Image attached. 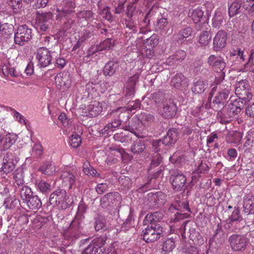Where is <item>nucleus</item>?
Instances as JSON below:
<instances>
[{"mask_svg": "<svg viewBox=\"0 0 254 254\" xmlns=\"http://www.w3.org/2000/svg\"><path fill=\"white\" fill-rule=\"evenodd\" d=\"M178 137V133L177 129L175 128L170 129L167 135L164 137L162 140H155L152 143V147L154 148L155 151H160V147L164 145L170 146L175 144L177 141Z\"/></svg>", "mask_w": 254, "mask_h": 254, "instance_id": "nucleus-3", "label": "nucleus"}, {"mask_svg": "<svg viewBox=\"0 0 254 254\" xmlns=\"http://www.w3.org/2000/svg\"><path fill=\"white\" fill-rule=\"evenodd\" d=\"M224 72H222L220 73V75L219 76V77H216L215 80L216 86L213 87L210 94L214 92L217 89H218V91H221L222 93L227 92V96L229 95L230 91L231 90L230 83L227 82L226 81H224Z\"/></svg>", "mask_w": 254, "mask_h": 254, "instance_id": "nucleus-15", "label": "nucleus"}, {"mask_svg": "<svg viewBox=\"0 0 254 254\" xmlns=\"http://www.w3.org/2000/svg\"><path fill=\"white\" fill-rule=\"evenodd\" d=\"M222 110H218L217 117L220 119L221 123H227L230 122L233 117L232 113L228 110L227 107L222 108Z\"/></svg>", "mask_w": 254, "mask_h": 254, "instance_id": "nucleus-34", "label": "nucleus"}, {"mask_svg": "<svg viewBox=\"0 0 254 254\" xmlns=\"http://www.w3.org/2000/svg\"><path fill=\"white\" fill-rule=\"evenodd\" d=\"M244 212L248 214L254 213V200L246 198L243 202Z\"/></svg>", "mask_w": 254, "mask_h": 254, "instance_id": "nucleus-42", "label": "nucleus"}, {"mask_svg": "<svg viewBox=\"0 0 254 254\" xmlns=\"http://www.w3.org/2000/svg\"><path fill=\"white\" fill-rule=\"evenodd\" d=\"M173 189L177 191H181L185 188L187 179L182 174H178L171 177Z\"/></svg>", "mask_w": 254, "mask_h": 254, "instance_id": "nucleus-20", "label": "nucleus"}, {"mask_svg": "<svg viewBox=\"0 0 254 254\" xmlns=\"http://www.w3.org/2000/svg\"><path fill=\"white\" fill-rule=\"evenodd\" d=\"M77 175V170L76 169L67 168L62 172L61 175V179L64 186L71 189L75 182Z\"/></svg>", "mask_w": 254, "mask_h": 254, "instance_id": "nucleus-12", "label": "nucleus"}, {"mask_svg": "<svg viewBox=\"0 0 254 254\" xmlns=\"http://www.w3.org/2000/svg\"><path fill=\"white\" fill-rule=\"evenodd\" d=\"M159 39L157 35H152L150 38L146 39L145 44L149 46V52L150 55L152 51L150 49H153L158 44Z\"/></svg>", "mask_w": 254, "mask_h": 254, "instance_id": "nucleus-46", "label": "nucleus"}, {"mask_svg": "<svg viewBox=\"0 0 254 254\" xmlns=\"http://www.w3.org/2000/svg\"><path fill=\"white\" fill-rule=\"evenodd\" d=\"M242 135L240 132H236L232 134H230L227 137V141L228 142L238 144L241 141Z\"/></svg>", "mask_w": 254, "mask_h": 254, "instance_id": "nucleus-48", "label": "nucleus"}, {"mask_svg": "<svg viewBox=\"0 0 254 254\" xmlns=\"http://www.w3.org/2000/svg\"><path fill=\"white\" fill-rule=\"evenodd\" d=\"M228 97L227 92L222 93L221 91H218L213 100L212 105L214 109L218 111L224 107V104Z\"/></svg>", "mask_w": 254, "mask_h": 254, "instance_id": "nucleus-22", "label": "nucleus"}, {"mask_svg": "<svg viewBox=\"0 0 254 254\" xmlns=\"http://www.w3.org/2000/svg\"><path fill=\"white\" fill-rule=\"evenodd\" d=\"M119 182L120 185L126 189H129L131 187L132 181L127 176L122 175L119 178Z\"/></svg>", "mask_w": 254, "mask_h": 254, "instance_id": "nucleus-56", "label": "nucleus"}, {"mask_svg": "<svg viewBox=\"0 0 254 254\" xmlns=\"http://www.w3.org/2000/svg\"><path fill=\"white\" fill-rule=\"evenodd\" d=\"M114 138L116 141L122 143H127L130 140L129 136L123 132L116 133L114 136Z\"/></svg>", "mask_w": 254, "mask_h": 254, "instance_id": "nucleus-55", "label": "nucleus"}, {"mask_svg": "<svg viewBox=\"0 0 254 254\" xmlns=\"http://www.w3.org/2000/svg\"><path fill=\"white\" fill-rule=\"evenodd\" d=\"M176 209L180 210L181 212H184L183 213H180L177 212V214L179 216V218L184 219L188 218L190 216V214L188 212H191L190 208L189 206V202L187 200L179 201L177 202V204H175Z\"/></svg>", "mask_w": 254, "mask_h": 254, "instance_id": "nucleus-24", "label": "nucleus"}, {"mask_svg": "<svg viewBox=\"0 0 254 254\" xmlns=\"http://www.w3.org/2000/svg\"><path fill=\"white\" fill-rule=\"evenodd\" d=\"M32 194L31 189L27 186H23L20 190V197L24 203L32 196Z\"/></svg>", "mask_w": 254, "mask_h": 254, "instance_id": "nucleus-43", "label": "nucleus"}, {"mask_svg": "<svg viewBox=\"0 0 254 254\" xmlns=\"http://www.w3.org/2000/svg\"><path fill=\"white\" fill-rule=\"evenodd\" d=\"M192 32L191 28L186 27L180 30L178 33L174 35L175 40L180 44L184 42V39L190 36Z\"/></svg>", "mask_w": 254, "mask_h": 254, "instance_id": "nucleus-28", "label": "nucleus"}, {"mask_svg": "<svg viewBox=\"0 0 254 254\" xmlns=\"http://www.w3.org/2000/svg\"><path fill=\"white\" fill-rule=\"evenodd\" d=\"M43 154V147L40 143L35 144L32 147V154L35 157H40Z\"/></svg>", "mask_w": 254, "mask_h": 254, "instance_id": "nucleus-60", "label": "nucleus"}, {"mask_svg": "<svg viewBox=\"0 0 254 254\" xmlns=\"http://www.w3.org/2000/svg\"><path fill=\"white\" fill-rule=\"evenodd\" d=\"M121 194L117 191L109 192L104 195L100 199L101 204L103 206L116 205L121 200Z\"/></svg>", "mask_w": 254, "mask_h": 254, "instance_id": "nucleus-16", "label": "nucleus"}, {"mask_svg": "<svg viewBox=\"0 0 254 254\" xmlns=\"http://www.w3.org/2000/svg\"><path fill=\"white\" fill-rule=\"evenodd\" d=\"M121 120L118 119H115L110 123L107 124L105 127L102 129L103 133H108L109 131H113L114 129L119 127L121 125Z\"/></svg>", "mask_w": 254, "mask_h": 254, "instance_id": "nucleus-40", "label": "nucleus"}, {"mask_svg": "<svg viewBox=\"0 0 254 254\" xmlns=\"http://www.w3.org/2000/svg\"><path fill=\"white\" fill-rule=\"evenodd\" d=\"M211 36L207 31H203L200 35L199 43L202 46H207L211 40Z\"/></svg>", "mask_w": 254, "mask_h": 254, "instance_id": "nucleus-49", "label": "nucleus"}, {"mask_svg": "<svg viewBox=\"0 0 254 254\" xmlns=\"http://www.w3.org/2000/svg\"><path fill=\"white\" fill-rule=\"evenodd\" d=\"M208 17H193L192 20L199 27H201L203 25L205 26V24H207Z\"/></svg>", "mask_w": 254, "mask_h": 254, "instance_id": "nucleus-62", "label": "nucleus"}, {"mask_svg": "<svg viewBox=\"0 0 254 254\" xmlns=\"http://www.w3.org/2000/svg\"><path fill=\"white\" fill-rule=\"evenodd\" d=\"M81 115L84 117H94L98 116L102 110L101 104L97 101L90 102L87 106L80 108Z\"/></svg>", "mask_w": 254, "mask_h": 254, "instance_id": "nucleus-8", "label": "nucleus"}, {"mask_svg": "<svg viewBox=\"0 0 254 254\" xmlns=\"http://www.w3.org/2000/svg\"><path fill=\"white\" fill-rule=\"evenodd\" d=\"M230 247L235 251H243L246 250L249 241L245 236L232 235L229 239Z\"/></svg>", "mask_w": 254, "mask_h": 254, "instance_id": "nucleus-7", "label": "nucleus"}, {"mask_svg": "<svg viewBox=\"0 0 254 254\" xmlns=\"http://www.w3.org/2000/svg\"><path fill=\"white\" fill-rule=\"evenodd\" d=\"M32 30L26 25L20 26L14 36L15 44L22 45L25 42L28 41L32 37Z\"/></svg>", "mask_w": 254, "mask_h": 254, "instance_id": "nucleus-10", "label": "nucleus"}, {"mask_svg": "<svg viewBox=\"0 0 254 254\" xmlns=\"http://www.w3.org/2000/svg\"><path fill=\"white\" fill-rule=\"evenodd\" d=\"M112 39L111 38H107L102 43H101L99 45V50L100 51L107 50L109 51L111 49V48L114 46V42H112Z\"/></svg>", "mask_w": 254, "mask_h": 254, "instance_id": "nucleus-54", "label": "nucleus"}, {"mask_svg": "<svg viewBox=\"0 0 254 254\" xmlns=\"http://www.w3.org/2000/svg\"><path fill=\"white\" fill-rule=\"evenodd\" d=\"M83 171L85 174L89 176H99V174L97 171L92 168L89 161H86L83 164Z\"/></svg>", "mask_w": 254, "mask_h": 254, "instance_id": "nucleus-41", "label": "nucleus"}, {"mask_svg": "<svg viewBox=\"0 0 254 254\" xmlns=\"http://www.w3.org/2000/svg\"><path fill=\"white\" fill-rule=\"evenodd\" d=\"M106 227L105 219L101 216H98L95 218L94 228L96 231L103 229Z\"/></svg>", "mask_w": 254, "mask_h": 254, "instance_id": "nucleus-57", "label": "nucleus"}, {"mask_svg": "<svg viewBox=\"0 0 254 254\" xmlns=\"http://www.w3.org/2000/svg\"><path fill=\"white\" fill-rule=\"evenodd\" d=\"M110 115L113 116H118L119 118L118 119L121 120L123 119L127 121L130 118L131 113L128 111L127 108L126 107H124L118 108L116 110L112 112Z\"/></svg>", "mask_w": 254, "mask_h": 254, "instance_id": "nucleus-30", "label": "nucleus"}, {"mask_svg": "<svg viewBox=\"0 0 254 254\" xmlns=\"http://www.w3.org/2000/svg\"><path fill=\"white\" fill-rule=\"evenodd\" d=\"M36 59L42 67H46L49 65L52 60L51 52L47 48H39L35 54Z\"/></svg>", "mask_w": 254, "mask_h": 254, "instance_id": "nucleus-11", "label": "nucleus"}, {"mask_svg": "<svg viewBox=\"0 0 254 254\" xmlns=\"http://www.w3.org/2000/svg\"><path fill=\"white\" fill-rule=\"evenodd\" d=\"M15 183L17 186L22 185L24 183L23 171L22 169L16 170L13 176Z\"/></svg>", "mask_w": 254, "mask_h": 254, "instance_id": "nucleus-53", "label": "nucleus"}, {"mask_svg": "<svg viewBox=\"0 0 254 254\" xmlns=\"http://www.w3.org/2000/svg\"><path fill=\"white\" fill-rule=\"evenodd\" d=\"M39 171L47 176L53 175L56 171L55 166L51 163L44 164L39 168Z\"/></svg>", "mask_w": 254, "mask_h": 254, "instance_id": "nucleus-37", "label": "nucleus"}, {"mask_svg": "<svg viewBox=\"0 0 254 254\" xmlns=\"http://www.w3.org/2000/svg\"><path fill=\"white\" fill-rule=\"evenodd\" d=\"M153 149L154 150V152L157 153V154L153 156L152 157V159L150 163V167L151 168L158 166L160 164L162 160V158L160 155V154L159 153V152H160L161 150L160 151L156 152L155 151L154 148Z\"/></svg>", "mask_w": 254, "mask_h": 254, "instance_id": "nucleus-61", "label": "nucleus"}, {"mask_svg": "<svg viewBox=\"0 0 254 254\" xmlns=\"http://www.w3.org/2000/svg\"><path fill=\"white\" fill-rule=\"evenodd\" d=\"M37 188L41 192L43 193L50 192L51 189V185L44 180H41L37 184Z\"/></svg>", "mask_w": 254, "mask_h": 254, "instance_id": "nucleus-45", "label": "nucleus"}, {"mask_svg": "<svg viewBox=\"0 0 254 254\" xmlns=\"http://www.w3.org/2000/svg\"><path fill=\"white\" fill-rule=\"evenodd\" d=\"M118 66V63L113 61L109 62L104 66V73L105 75L109 76L113 75Z\"/></svg>", "mask_w": 254, "mask_h": 254, "instance_id": "nucleus-38", "label": "nucleus"}, {"mask_svg": "<svg viewBox=\"0 0 254 254\" xmlns=\"http://www.w3.org/2000/svg\"><path fill=\"white\" fill-rule=\"evenodd\" d=\"M227 36L226 32L223 31H219L213 39L214 47L216 51L224 48L226 44Z\"/></svg>", "mask_w": 254, "mask_h": 254, "instance_id": "nucleus-21", "label": "nucleus"}, {"mask_svg": "<svg viewBox=\"0 0 254 254\" xmlns=\"http://www.w3.org/2000/svg\"><path fill=\"white\" fill-rule=\"evenodd\" d=\"M140 122L139 118L134 117L131 119V122H129L128 125L124 127V129L137 136L136 131L140 130Z\"/></svg>", "mask_w": 254, "mask_h": 254, "instance_id": "nucleus-25", "label": "nucleus"}, {"mask_svg": "<svg viewBox=\"0 0 254 254\" xmlns=\"http://www.w3.org/2000/svg\"><path fill=\"white\" fill-rule=\"evenodd\" d=\"M50 18V17H36V28L43 31H46L51 24Z\"/></svg>", "mask_w": 254, "mask_h": 254, "instance_id": "nucleus-32", "label": "nucleus"}, {"mask_svg": "<svg viewBox=\"0 0 254 254\" xmlns=\"http://www.w3.org/2000/svg\"><path fill=\"white\" fill-rule=\"evenodd\" d=\"M101 85L99 83H89L86 85V90L89 96L92 98H97L100 96V92L103 93L100 91Z\"/></svg>", "mask_w": 254, "mask_h": 254, "instance_id": "nucleus-29", "label": "nucleus"}, {"mask_svg": "<svg viewBox=\"0 0 254 254\" xmlns=\"http://www.w3.org/2000/svg\"><path fill=\"white\" fill-rule=\"evenodd\" d=\"M207 63L214 71L219 72V75L222 72H224L223 70L226 67V63L221 57L211 55L207 59Z\"/></svg>", "mask_w": 254, "mask_h": 254, "instance_id": "nucleus-13", "label": "nucleus"}, {"mask_svg": "<svg viewBox=\"0 0 254 254\" xmlns=\"http://www.w3.org/2000/svg\"><path fill=\"white\" fill-rule=\"evenodd\" d=\"M171 85L176 88L186 89L188 85V79L181 73H177L172 79Z\"/></svg>", "mask_w": 254, "mask_h": 254, "instance_id": "nucleus-18", "label": "nucleus"}, {"mask_svg": "<svg viewBox=\"0 0 254 254\" xmlns=\"http://www.w3.org/2000/svg\"><path fill=\"white\" fill-rule=\"evenodd\" d=\"M163 232V228L158 223L151 224L142 231L143 240L147 243H151L159 239Z\"/></svg>", "mask_w": 254, "mask_h": 254, "instance_id": "nucleus-2", "label": "nucleus"}, {"mask_svg": "<svg viewBox=\"0 0 254 254\" xmlns=\"http://www.w3.org/2000/svg\"><path fill=\"white\" fill-rule=\"evenodd\" d=\"M175 247V241L173 239H167L163 244L162 250L166 253L171 252Z\"/></svg>", "mask_w": 254, "mask_h": 254, "instance_id": "nucleus-51", "label": "nucleus"}, {"mask_svg": "<svg viewBox=\"0 0 254 254\" xmlns=\"http://www.w3.org/2000/svg\"><path fill=\"white\" fill-rule=\"evenodd\" d=\"M24 203L26 204L29 209L32 210L38 209L42 206L41 200L37 195H32Z\"/></svg>", "mask_w": 254, "mask_h": 254, "instance_id": "nucleus-33", "label": "nucleus"}, {"mask_svg": "<svg viewBox=\"0 0 254 254\" xmlns=\"http://www.w3.org/2000/svg\"><path fill=\"white\" fill-rule=\"evenodd\" d=\"M162 218V214L158 211H155L153 213H149L145 216L143 220L144 225H147L149 223L153 224V222L159 221Z\"/></svg>", "mask_w": 254, "mask_h": 254, "instance_id": "nucleus-35", "label": "nucleus"}, {"mask_svg": "<svg viewBox=\"0 0 254 254\" xmlns=\"http://www.w3.org/2000/svg\"><path fill=\"white\" fill-rule=\"evenodd\" d=\"M187 56L185 51L182 50H179L175 52L172 56L168 58L165 62L168 65H177L185 60Z\"/></svg>", "mask_w": 254, "mask_h": 254, "instance_id": "nucleus-19", "label": "nucleus"}, {"mask_svg": "<svg viewBox=\"0 0 254 254\" xmlns=\"http://www.w3.org/2000/svg\"><path fill=\"white\" fill-rule=\"evenodd\" d=\"M0 21V31L3 34L9 35L13 32V25L8 23Z\"/></svg>", "mask_w": 254, "mask_h": 254, "instance_id": "nucleus-47", "label": "nucleus"}, {"mask_svg": "<svg viewBox=\"0 0 254 254\" xmlns=\"http://www.w3.org/2000/svg\"><path fill=\"white\" fill-rule=\"evenodd\" d=\"M237 94L240 96L239 98L246 100H249L252 97V94L250 91V85L248 81L243 80L238 83L235 90Z\"/></svg>", "mask_w": 254, "mask_h": 254, "instance_id": "nucleus-14", "label": "nucleus"}, {"mask_svg": "<svg viewBox=\"0 0 254 254\" xmlns=\"http://www.w3.org/2000/svg\"><path fill=\"white\" fill-rule=\"evenodd\" d=\"M70 144L73 148L78 147L81 143V139L77 134H72L70 137Z\"/></svg>", "mask_w": 254, "mask_h": 254, "instance_id": "nucleus-58", "label": "nucleus"}, {"mask_svg": "<svg viewBox=\"0 0 254 254\" xmlns=\"http://www.w3.org/2000/svg\"><path fill=\"white\" fill-rule=\"evenodd\" d=\"M244 139L245 140L242 149L244 152L254 147V130L250 129L247 132Z\"/></svg>", "mask_w": 254, "mask_h": 254, "instance_id": "nucleus-26", "label": "nucleus"}, {"mask_svg": "<svg viewBox=\"0 0 254 254\" xmlns=\"http://www.w3.org/2000/svg\"><path fill=\"white\" fill-rule=\"evenodd\" d=\"M205 85L203 80L200 79L196 80L195 79L191 88L192 91L195 94H201L204 91Z\"/></svg>", "mask_w": 254, "mask_h": 254, "instance_id": "nucleus-39", "label": "nucleus"}, {"mask_svg": "<svg viewBox=\"0 0 254 254\" xmlns=\"http://www.w3.org/2000/svg\"><path fill=\"white\" fill-rule=\"evenodd\" d=\"M74 3L72 2H66L65 5L62 9V14L65 16L68 14H71L74 11Z\"/></svg>", "mask_w": 254, "mask_h": 254, "instance_id": "nucleus-59", "label": "nucleus"}, {"mask_svg": "<svg viewBox=\"0 0 254 254\" xmlns=\"http://www.w3.org/2000/svg\"><path fill=\"white\" fill-rule=\"evenodd\" d=\"M145 148L144 141L137 139L132 142L130 150L134 154H138L142 153Z\"/></svg>", "mask_w": 254, "mask_h": 254, "instance_id": "nucleus-31", "label": "nucleus"}, {"mask_svg": "<svg viewBox=\"0 0 254 254\" xmlns=\"http://www.w3.org/2000/svg\"><path fill=\"white\" fill-rule=\"evenodd\" d=\"M106 239L104 237L94 239L84 250L82 254H103L105 251L104 245Z\"/></svg>", "mask_w": 254, "mask_h": 254, "instance_id": "nucleus-4", "label": "nucleus"}, {"mask_svg": "<svg viewBox=\"0 0 254 254\" xmlns=\"http://www.w3.org/2000/svg\"><path fill=\"white\" fill-rule=\"evenodd\" d=\"M138 76L136 74L129 77L126 86V95L128 96H131L135 92V87L136 83L138 80Z\"/></svg>", "mask_w": 254, "mask_h": 254, "instance_id": "nucleus-27", "label": "nucleus"}, {"mask_svg": "<svg viewBox=\"0 0 254 254\" xmlns=\"http://www.w3.org/2000/svg\"><path fill=\"white\" fill-rule=\"evenodd\" d=\"M177 107L172 99H165L162 102V107L160 109V114L164 119H170L174 117L176 114Z\"/></svg>", "mask_w": 254, "mask_h": 254, "instance_id": "nucleus-9", "label": "nucleus"}, {"mask_svg": "<svg viewBox=\"0 0 254 254\" xmlns=\"http://www.w3.org/2000/svg\"><path fill=\"white\" fill-rule=\"evenodd\" d=\"M227 107L232 115L234 116L241 112L243 108V102L240 98L231 100Z\"/></svg>", "mask_w": 254, "mask_h": 254, "instance_id": "nucleus-23", "label": "nucleus"}, {"mask_svg": "<svg viewBox=\"0 0 254 254\" xmlns=\"http://www.w3.org/2000/svg\"><path fill=\"white\" fill-rule=\"evenodd\" d=\"M210 169L208 165L203 162L202 160L200 159L197 164L195 165L194 170H193V174L199 175L200 174H204L207 173Z\"/></svg>", "mask_w": 254, "mask_h": 254, "instance_id": "nucleus-36", "label": "nucleus"}, {"mask_svg": "<svg viewBox=\"0 0 254 254\" xmlns=\"http://www.w3.org/2000/svg\"><path fill=\"white\" fill-rule=\"evenodd\" d=\"M56 86L59 89L68 88L71 83L69 73L67 72H60L55 78Z\"/></svg>", "mask_w": 254, "mask_h": 254, "instance_id": "nucleus-17", "label": "nucleus"}, {"mask_svg": "<svg viewBox=\"0 0 254 254\" xmlns=\"http://www.w3.org/2000/svg\"><path fill=\"white\" fill-rule=\"evenodd\" d=\"M150 99L152 100L156 104H159L161 101L168 99L164 97L163 93L160 91H156L150 95Z\"/></svg>", "mask_w": 254, "mask_h": 254, "instance_id": "nucleus-44", "label": "nucleus"}, {"mask_svg": "<svg viewBox=\"0 0 254 254\" xmlns=\"http://www.w3.org/2000/svg\"><path fill=\"white\" fill-rule=\"evenodd\" d=\"M241 3L238 0L233 2L229 8V16H235L239 13Z\"/></svg>", "mask_w": 254, "mask_h": 254, "instance_id": "nucleus-50", "label": "nucleus"}, {"mask_svg": "<svg viewBox=\"0 0 254 254\" xmlns=\"http://www.w3.org/2000/svg\"><path fill=\"white\" fill-rule=\"evenodd\" d=\"M14 156L12 153L7 152L5 155H0V174L7 175L15 168L14 162Z\"/></svg>", "mask_w": 254, "mask_h": 254, "instance_id": "nucleus-5", "label": "nucleus"}, {"mask_svg": "<svg viewBox=\"0 0 254 254\" xmlns=\"http://www.w3.org/2000/svg\"><path fill=\"white\" fill-rule=\"evenodd\" d=\"M86 209L87 207L84 203H80L79 205L78 211L80 212L81 214L76 215L69 227L64 230V236L65 239L73 241L82 234L84 225L83 213L85 212Z\"/></svg>", "mask_w": 254, "mask_h": 254, "instance_id": "nucleus-1", "label": "nucleus"}, {"mask_svg": "<svg viewBox=\"0 0 254 254\" xmlns=\"http://www.w3.org/2000/svg\"><path fill=\"white\" fill-rule=\"evenodd\" d=\"M114 150L116 151L120 154L122 157V160L124 162H127L132 160L133 157L132 155L127 153L125 149L122 147L116 148Z\"/></svg>", "mask_w": 254, "mask_h": 254, "instance_id": "nucleus-52", "label": "nucleus"}, {"mask_svg": "<svg viewBox=\"0 0 254 254\" xmlns=\"http://www.w3.org/2000/svg\"><path fill=\"white\" fill-rule=\"evenodd\" d=\"M154 120V117L150 114H144L142 115L141 117V121L143 124L148 125L151 123Z\"/></svg>", "mask_w": 254, "mask_h": 254, "instance_id": "nucleus-64", "label": "nucleus"}, {"mask_svg": "<svg viewBox=\"0 0 254 254\" xmlns=\"http://www.w3.org/2000/svg\"><path fill=\"white\" fill-rule=\"evenodd\" d=\"M229 219L230 222L241 220L242 218L240 216V210L238 208H235L232 212Z\"/></svg>", "mask_w": 254, "mask_h": 254, "instance_id": "nucleus-63", "label": "nucleus"}, {"mask_svg": "<svg viewBox=\"0 0 254 254\" xmlns=\"http://www.w3.org/2000/svg\"><path fill=\"white\" fill-rule=\"evenodd\" d=\"M67 196L66 191L64 190H57L53 192L50 196L49 202L53 205H59L63 209L69 207L67 202Z\"/></svg>", "mask_w": 254, "mask_h": 254, "instance_id": "nucleus-6", "label": "nucleus"}]
</instances>
